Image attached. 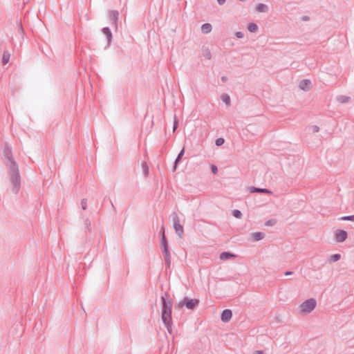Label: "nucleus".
<instances>
[{
    "instance_id": "obj_26",
    "label": "nucleus",
    "mask_w": 354,
    "mask_h": 354,
    "mask_svg": "<svg viewBox=\"0 0 354 354\" xmlns=\"http://www.w3.org/2000/svg\"><path fill=\"white\" fill-rule=\"evenodd\" d=\"M232 215L236 218H242V213L239 209H234L232 211Z\"/></svg>"
},
{
    "instance_id": "obj_34",
    "label": "nucleus",
    "mask_w": 354,
    "mask_h": 354,
    "mask_svg": "<svg viewBox=\"0 0 354 354\" xmlns=\"http://www.w3.org/2000/svg\"><path fill=\"white\" fill-rule=\"evenodd\" d=\"M275 223V221L273 219L268 220L266 222V225L267 226H271L273 225Z\"/></svg>"
},
{
    "instance_id": "obj_27",
    "label": "nucleus",
    "mask_w": 354,
    "mask_h": 354,
    "mask_svg": "<svg viewBox=\"0 0 354 354\" xmlns=\"http://www.w3.org/2000/svg\"><path fill=\"white\" fill-rule=\"evenodd\" d=\"M340 221H354V214L350 216H344L339 218Z\"/></svg>"
},
{
    "instance_id": "obj_19",
    "label": "nucleus",
    "mask_w": 354,
    "mask_h": 354,
    "mask_svg": "<svg viewBox=\"0 0 354 354\" xmlns=\"http://www.w3.org/2000/svg\"><path fill=\"white\" fill-rule=\"evenodd\" d=\"M10 57V53L8 50H4L3 57H2V63L3 64L6 65L8 63Z\"/></svg>"
},
{
    "instance_id": "obj_41",
    "label": "nucleus",
    "mask_w": 354,
    "mask_h": 354,
    "mask_svg": "<svg viewBox=\"0 0 354 354\" xmlns=\"http://www.w3.org/2000/svg\"><path fill=\"white\" fill-rule=\"evenodd\" d=\"M256 354H265L264 352L263 351H257L256 352Z\"/></svg>"
},
{
    "instance_id": "obj_23",
    "label": "nucleus",
    "mask_w": 354,
    "mask_h": 354,
    "mask_svg": "<svg viewBox=\"0 0 354 354\" xmlns=\"http://www.w3.org/2000/svg\"><path fill=\"white\" fill-rule=\"evenodd\" d=\"M141 166H142V169L143 174L145 176H147L148 174H149V167H148L147 162H142V164H141Z\"/></svg>"
},
{
    "instance_id": "obj_24",
    "label": "nucleus",
    "mask_w": 354,
    "mask_h": 354,
    "mask_svg": "<svg viewBox=\"0 0 354 354\" xmlns=\"http://www.w3.org/2000/svg\"><path fill=\"white\" fill-rule=\"evenodd\" d=\"M221 100L227 105H229L230 104V97L227 94H223L221 95Z\"/></svg>"
},
{
    "instance_id": "obj_22",
    "label": "nucleus",
    "mask_w": 354,
    "mask_h": 354,
    "mask_svg": "<svg viewBox=\"0 0 354 354\" xmlns=\"http://www.w3.org/2000/svg\"><path fill=\"white\" fill-rule=\"evenodd\" d=\"M248 29L250 32H256L258 30V26L254 23H250L248 24Z\"/></svg>"
},
{
    "instance_id": "obj_28",
    "label": "nucleus",
    "mask_w": 354,
    "mask_h": 354,
    "mask_svg": "<svg viewBox=\"0 0 354 354\" xmlns=\"http://www.w3.org/2000/svg\"><path fill=\"white\" fill-rule=\"evenodd\" d=\"M178 120L177 119V117L176 115V114H174V125H173V131H175L176 129H177L178 127Z\"/></svg>"
},
{
    "instance_id": "obj_4",
    "label": "nucleus",
    "mask_w": 354,
    "mask_h": 354,
    "mask_svg": "<svg viewBox=\"0 0 354 354\" xmlns=\"http://www.w3.org/2000/svg\"><path fill=\"white\" fill-rule=\"evenodd\" d=\"M317 306V301L313 298H310L302 302L299 306L300 312L302 313H310Z\"/></svg>"
},
{
    "instance_id": "obj_30",
    "label": "nucleus",
    "mask_w": 354,
    "mask_h": 354,
    "mask_svg": "<svg viewBox=\"0 0 354 354\" xmlns=\"http://www.w3.org/2000/svg\"><path fill=\"white\" fill-rule=\"evenodd\" d=\"M84 224L88 231H91V221L88 218L84 219Z\"/></svg>"
},
{
    "instance_id": "obj_2",
    "label": "nucleus",
    "mask_w": 354,
    "mask_h": 354,
    "mask_svg": "<svg viewBox=\"0 0 354 354\" xmlns=\"http://www.w3.org/2000/svg\"><path fill=\"white\" fill-rule=\"evenodd\" d=\"M169 295L167 292L161 297L162 300V314L161 319L163 324H167L172 319L171 312L173 306V301L168 298Z\"/></svg>"
},
{
    "instance_id": "obj_40",
    "label": "nucleus",
    "mask_w": 354,
    "mask_h": 354,
    "mask_svg": "<svg viewBox=\"0 0 354 354\" xmlns=\"http://www.w3.org/2000/svg\"><path fill=\"white\" fill-rule=\"evenodd\" d=\"M19 30L21 32H23V28H22V26L21 24H19Z\"/></svg>"
},
{
    "instance_id": "obj_8",
    "label": "nucleus",
    "mask_w": 354,
    "mask_h": 354,
    "mask_svg": "<svg viewBox=\"0 0 354 354\" xmlns=\"http://www.w3.org/2000/svg\"><path fill=\"white\" fill-rule=\"evenodd\" d=\"M347 236H348V234H347L346 231L342 230L337 231V232L335 234V239H336L337 242H339V243H342V242L344 241L347 239Z\"/></svg>"
},
{
    "instance_id": "obj_1",
    "label": "nucleus",
    "mask_w": 354,
    "mask_h": 354,
    "mask_svg": "<svg viewBox=\"0 0 354 354\" xmlns=\"http://www.w3.org/2000/svg\"><path fill=\"white\" fill-rule=\"evenodd\" d=\"M3 155L6 159V165L8 167L10 180L13 186L12 191L17 194L21 187V176L17 162L12 158V148L6 145L3 151Z\"/></svg>"
},
{
    "instance_id": "obj_11",
    "label": "nucleus",
    "mask_w": 354,
    "mask_h": 354,
    "mask_svg": "<svg viewBox=\"0 0 354 354\" xmlns=\"http://www.w3.org/2000/svg\"><path fill=\"white\" fill-rule=\"evenodd\" d=\"M299 87L304 91H308L311 88V82L309 80H303L300 82Z\"/></svg>"
},
{
    "instance_id": "obj_36",
    "label": "nucleus",
    "mask_w": 354,
    "mask_h": 354,
    "mask_svg": "<svg viewBox=\"0 0 354 354\" xmlns=\"http://www.w3.org/2000/svg\"><path fill=\"white\" fill-rule=\"evenodd\" d=\"M226 0H217V2L219 5H223L225 3Z\"/></svg>"
},
{
    "instance_id": "obj_6",
    "label": "nucleus",
    "mask_w": 354,
    "mask_h": 354,
    "mask_svg": "<svg viewBox=\"0 0 354 354\" xmlns=\"http://www.w3.org/2000/svg\"><path fill=\"white\" fill-rule=\"evenodd\" d=\"M174 228L178 236H181L183 233V227L180 223V219L177 214H174L173 218Z\"/></svg>"
},
{
    "instance_id": "obj_20",
    "label": "nucleus",
    "mask_w": 354,
    "mask_h": 354,
    "mask_svg": "<svg viewBox=\"0 0 354 354\" xmlns=\"http://www.w3.org/2000/svg\"><path fill=\"white\" fill-rule=\"evenodd\" d=\"M336 100L338 102L344 104L347 103L349 101L350 97L346 95H339L337 97Z\"/></svg>"
},
{
    "instance_id": "obj_12",
    "label": "nucleus",
    "mask_w": 354,
    "mask_h": 354,
    "mask_svg": "<svg viewBox=\"0 0 354 354\" xmlns=\"http://www.w3.org/2000/svg\"><path fill=\"white\" fill-rule=\"evenodd\" d=\"M250 191L251 193H264V194H271L272 192L266 188H258L255 187H250Z\"/></svg>"
},
{
    "instance_id": "obj_21",
    "label": "nucleus",
    "mask_w": 354,
    "mask_h": 354,
    "mask_svg": "<svg viewBox=\"0 0 354 354\" xmlns=\"http://www.w3.org/2000/svg\"><path fill=\"white\" fill-rule=\"evenodd\" d=\"M341 258V255L339 254H334L330 255L328 258V261L330 263H333L339 261Z\"/></svg>"
},
{
    "instance_id": "obj_14",
    "label": "nucleus",
    "mask_w": 354,
    "mask_h": 354,
    "mask_svg": "<svg viewBox=\"0 0 354 354\" xmlns=\"http://www.w3.org/2000/svg\"><path fill=\"white\" fill-rule=\"evenodd\" d=\"M253 239L256 241H261L265 237V234L262 232H256L252 234Z\"/></svg>"
},
{
    "instance_id": "obj_17",
    "label": "nucleus",
    "mask_w": 354,
    "mask_h": 354,
    "mask_svg": "<svg viewBox=\"0 0 354 354\" xmlns=\"http://www.w3.org/2000/svg\"><path fill=\"white\" fill-rule=\"evenodd\" d=\"M202 54L203 56L207 59H210L212 58V53L208 48L203 47Z\"/></svg>"
},
{
    "instance_id": "obj_29",
    "label": "nucleus",
    "mask_w": 354,
    "mask_h": 354,
    "mask_svg": "<svg viewBox=\"0 0 354 354\" xmlns=\"http://www.w3.org/2000/svg\"><path fill=\"white\" fill-rule=\"evenodd\" d=\"M224 142H225V140L223 138H219L216 140L215 144L216 146L219 147V146H221L222 145H223Z\"/></svg>"
},
{
    "instance_id": "obj_37",
    "label": "nucleus",
    "mask_w": 354,
    "mask_h": 354,
    "mask_svg": "<svg viewBox=\"0 0 354 354\" xmlns=\"http://www.w3.org/2000/svg\"><path fill=\"white\" fill-rule=\"evenodd\" d=\"M293 274V272L292 271H286L285 273H284V275L285 276H289V275H291Z\"/></svg>"
},
{
    "instance_id": "obj_7",
    "label": "nucleus",
    "mask_w": 354,
    "mask_h": 354,
    "mask_svg": "<svg viewBox=\"0 0 354 354\" xmlns=\"http://www.w3.org/2000/svg\"><path fill=\"white\" fill-rule=\"evenodd\" d=\"M119 19V12L117 10H111L109 12V21L111 25L115 28V30L118 29V21Z\"/></svg>"
},
{
    "instance_id": "obj_18",
    "label": "nucleus",
    "mask_w": 354,
    "mask_h": 354,
    "mask_svg": "<svg viewBox=\"0 0 354 354\" xmlns=\"http://www.w3.org/2000/svg\"><path fill=\"white\" fill-rule=\"evenodd\" d=\"M235 255L229 252H223L220 255V259L221 260H227V259H230L232 257H234Z\"/></svg>"
},
{
    "instance_id": "obj_13",
    "label": "nucleus",
    "mask_w": 354,
    "mask_h": 354,
    "mask_svg": "<svg viewBox=\"0 0 354 354\" xmlns=\"http://www.w3.org/2000/svg\"><path fill=\"white\" fill-rule=\"evenodd\" d=\"M212 26L209 23L203 24L201 26V31L204 34H208L212 31Z\"/></svg>"
},
{
    "instance_id": "obj_3",
    "label": "nucleus",
    "mask_w": 354,
    "mask_h": 354,
    "mask_svg": "<svg viewBox=\"0 0 354 354\" xmlns=\"http://www.w3.org/2000/svg\"><path fill=\"white\" fill-rule=\"evenodd\" d=\"M160 234L161 235L160 245H161L162 252V253L164 254V257H165L166 268H169L171 266V257L170 252L169 250L167 240L165 235V227H164L163 225L161 227Z\"/></svg>"
},
{
    "instance_id": "obj_38",
    "label": "nucleus",
    "mask_w": 354,
    "mask_h": 354,
    "mask_svg": "<svg viewBox=\"0 0 354 354\" xmlns=\"http://www.w3.org/2000/svg\"><path fill=\"white\" fill-rule=\"evenodd\" d=\"M302 19H303L304 21H308V20H309V17H308V16H304V17H302Z\"/></svg>"
},
{
    "instance_id": "obj_32",
    "label": "nucleus",
    "mask_w": 354,
    "mask_h": 354,
    "mask_svg": "<svg viewBox=\"0 0 354 354\" xmlns=\"http://www.w3.org/2000/svg\"><path fill=\"white\" fill-rule=\"evenodd\" d=\"M211 170L214 174H216L218 172V167L215 165H212L211 166Z\"/></svg>"
},
{
    "instance_id": "obj_31",
    "label": "nucleus",
    "mask_w": 354,
    "mask_h": 354,
    "mask_svg": "<svg viewBox=\"0 0 354 354\" xmlns=\"http://www.w3.org/2000/svg\"><path fill=\"white\" fill-rule=\"evenodd\" d=\"M81 205L83 210H86L87 208V200L86 198H83L81 201Z\"/></svg>"
},
{
    "instance_id": "obj_35",
    "label": "nucleus",
    "mask_w": 354,
    "mask_h": 354,
    "mask_svg": "<svg viewBox=\"0 0 354 354\" xmlns=\"http://www.w3.org/2000/svg\"><path fill=\"white\" fill-rule=\"evenodd\" d=\"M312 131L314 133H317L319 131V127L317 125H313L311 127Z\"/></svg>"
},
{
    "instance_id": "obj_16",
    "label": "nucleus",
    "mask_w": 354,
    "mask_h": 354,
    "mask_svg": "<svg viewBox=\"0 0 354 354\" xmlns=\"http://www.w3.org/2000/svg\"><path fill=\"white\" fill-rule=\"evenodd\" d=\"M256 10L259 12H266L268 10V7L264 3H259L256 6Z\"/></svg>"
},
{
    "instance_id": "obj_25",
    "label": "nucleus",
    "mask_w": 354,
    "mask_h": 354,
    "mask_svg": "<svg viewBox=\"0 0 354 354\" xmlns=\"http://www.w3.org/2000/svg\"><path fill=\"white\" fill-rule=\"evenodd\" d=\"M172 324H173L172 319L170 320L169 322H168L167 324H164L168 333L170 335H172V328H171Z\"/></svg>"
},
{
    "instance_id": "obj_10",
    "label": "nucleus",
    "mask_w": 354,
    "mask_h": 354,
    "mask_svg": "<svg viewBox=\"0 0 354 354\" xmlns=\"http://www.w3.org/2000/svg\"><path fill=\"white\" fill-rule=\"evenodd\" d=\"M232 317V310L230 309L223 310L221 313V319L223 322H228Z\"/></svg>"
},
{
    "instance_id": "obj_39",
    "label": "nucleus",
    "mask_w": 354,
    "mask_h": 354,
    "mask_svg": "<svg viewBox=\"0 0 354 354\" xmlns=\"http://www.w3.org/2000/svg\"><path fill=\"white\" fill-rule=\"evenodd\" d=\"M227 77H225V76H223V77H221V80H222V82H225V81H227Z\"/></svg>"
},
{
    "instance_id": "obj_5",
    "label": "nucleus",
    "mask_w": 354,
    "mask_h": 354,
    "mask_svg": "<svg viewBox=\"0 0 354 354\" xmlns=\"http://www.w3.org/2000/svg\"><path fill=\"white\" fill-rule=\"evenodd\" d=\"M200 301L197 299H190L187 297H185L184 299L180 301L178 306L182 307L185 306L189 310H194L198 306Z\"/></svg>"
},
{
    "instance_id": "obj_33",
    "label": "nucleus",
    "mask_w": 354,
    "mask_h": 354,
    "mask_svg": "<svg viewBox=\"0 0 354 354\" xmlns=\"http://www.w3.org/2000/svg\"><path fill=\"white\" fill-rule=\"evenodd\" d=\"M235 35H236V37L237 38H239V39L243 38V37H244V34H243V32H241V31L236 32L235 33Z\"/></svg>"
},
{
    "instance_id": "obj_15",
    "label": "nucleus",
    "mask_w": 354,
    "mask_h": 354,
    "mask_svg": "<svg viewBox=\"0 0 354 354\" xmlns=\"http://www.w3.org/2000/svg\"><path fill=\"white\" fill-rule=\"evenodd\" d=\"M184 153H185V148L183 147L180 150L179 153L178 154L177 157L176 158V160H175V162H174V170L176 169L177 165H178V162L181 160V158L183 156Z\"/></svg>"
},
{
    "instance_id": "obj_9",
    "label": "nucleus",
    "mask_w": 354,
    "mask_h": 354,
    "mask_svg": "<svg viewBox=\"0 0 354 354\" xmlns=\"http://www.w3.org/2000/svg\"><path fill=\"white\" fill-rule=\"evenodd\" d=\"M102 32L103 35L106 37V40H107L106 47H109V46L111 45L112 39H113V35H112L111 29L109 27H104L102 28Z\"/></svg>"
}]
</instances>
